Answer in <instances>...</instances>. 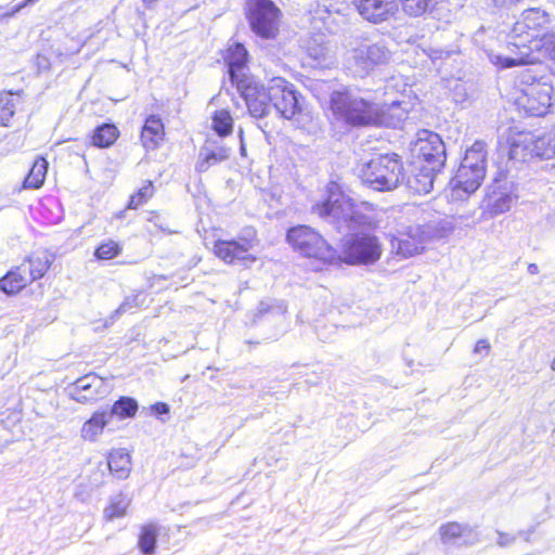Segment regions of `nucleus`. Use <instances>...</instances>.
I'll return each mask as SVG.
<instances>
[{"mask_svg":"<svg viewBox=\"0 0 555 555\" xmlns=\"http://www.w3.org/2000/svg\"><path fill=\"white\" fill-rule=\"evenodd\" d=\"M353 66L361 75H366L389 60L388 50L378 43L359 47L353 50Z\"/></svg>","mask_w":555,"mask_h":555,"instance_id":"17","label":"nucleus"},{"mask_svg":"<svg viewBox=\"0 0 555 555\" xmlns=\"http://www.w3.org/2000/svg\"><path fill=\"white\" fill-rule=\"evenodd\" d=\"M331 108L337 119L351 127H369L383 122L377 107L362 98L338 93L331 100Z\"/></svg>","mask_w":555,"mask_h":555,"instance_id":"11","label":"nucleus"},{"mask_svg":"<svg viewBox=\"0 0 555 555\" xmlns=\"http://www.w3.org/2000/svg\"><path fill=\"white\" fill-rule=\"evenodd\" d=\"M166 138L165 125L157 115H150L141 127V143L146 151L158 149Z\"/></svg>","mask_w":555,"mask_h":555,"instance_id":"21","label":"nucleus"},{"mask_svg":"<svg viewBox=\"0 0 555 555\" xmlns=\"http://www.w3.org/2000/svg\"><path fill=\"white\" fill-rule=\"evenodd\" d=\"M233 87L253 118H266L272 109L286 120H293L302 113L301 93L285 77L273 76L264 82L255 75H249Z\"/></svg>","mask_w":555,"mask_h":555,"instance_id":"1","label":"nucleus"},{"mask_svg":"<svg viewBox=\"0 0 555 555\" xmlns=\"http://www.w3.org/2000/svg\"><path fill=\"white\" fill-rule=\"evenodd\" d=\"M128 506L129 502L125 498H115L111 500L105 508V519L111 521L124 517L127 514Z\"/></svg>","mask_w":555,"mask_h":555,"instance_id":"31","label":"nucleus"},{"mask_svg":"<svg viewBox=\"0 0 555 555\" xmlns=\"http://www.w3.org/2000/svg\"><path fill=\"white\" fill-rule=\"evenodd\" d=\"M528 272L531 274H537L539 272V268L535 263H530L528 266Z\"/></svg>","mask_w":555,"mask_h":555,"instance_id":"40","label":"nucleus"},{"mask_svg":"<svg viewBox=\"0 0 555 555\" xmlns=\"http://www.w3.org/2000/svg\"><path fill=\"white\" fill-rule=\"evenodd\" d=\"M104 382L98 375L90 373L77 378L69 386V396L79 403H92L102 398Z\"/></svg>","mask_w":555,"mask_h":555,"instance_id":"18","label":"nucleus"},{"mask_svg":"<svg viewBox=\"0 0 555 555\" xmlns=\"http://www.w3.org/2000/svg\"><path fill=\"white\" fill-rule=\"evenodd\" d=\"M149 410L153 415L159 416V415L169 413V405L165 402H156V403L152 404L149 408Z\"/></svg>","mask_w":555,"mask_h":555,"instance_id":"37","label":"nucleus"},{"mask_svg":"<svg viewBox=\"0 0 555 555\" xmlns=\"http://www.w3.org/2000/svg\"><path fill=\"white\" fill-rule=\"evenodd\" d=\"M108 468L118 478L127 477L131 470V460L122 450H113L108 454Z\"/></svg>","mask_w":555,"mask_h":555,"instance_id":"26","label":"nucleus"},{"mask_svg":"<svg viewBox=\"0 0 555 555\" xmlns=\"http://www.w3.org/2000/svg\"><path fill=\"white\" fill-rule=\"evenodd\" d=\"M328 3H324L322 7L319 5L318 10H317V13H322V12H326L328 14H332V13H336V14H339L341 13L343 9H341V4H343V1H339V0H326Z\"/></svg>","mask_w":555,"mask_h":555,"instance_id":"36","label":"nucleus"},{"mask_svg":"<svg viewBox=\"0 0 555 555\" xmlns=\"http://www.w3.org/2000/svg\"><path fill=\"white\" fill-rule=\"evenodd\" d=\"M514 104L527 116L544 117L555 105V88L551 81L524 73L514 87Z\"/></svg>","mask_w":555,"mask_h":555,"instance_id":"4","label":"nucleus"},{"mask_svg":"<svg viewBox=\"0 0 555 555\" xmlns=\"http://www.w3.org/2000/svg\"><path fill=\"white\" fill-rule=\"evenodd\" d=\"M446 160V145L440 135L428 130H422L411 149V164L443 170Z\"/></svg>","mask_w":555,"mask_h":555,"instance_id":"13","label":"nucleus"},{"mask_svg":"<svg viewBox=\"0 0 555 555\" xmlns=\"http://www.w3.org/2000/svg\"><path fill=\"white\" fill-rule=\"evenodd\" d=\"M121 253V246L118 242L107 240L98 245L94 250V258L96 260H111L119 256Z\"/></svg>","mask_w":555,"mask_h":555,"instance_id":"30","label":"nucleus"},{"mask_svg":"<svg viewBox=\"0 0 555 555\" xmlns=\"http://www.w3.org/2000/svg\"><path fill=\"white\" fill-rule=\"evenodd\" d=\"M490 349L491 346L487 339H479L474 347V352L477 354H488L490 352Z\"/></svg>","mask_w":555,"mask_h":555,"instance_id":"38","label":"nucleus"},{"mask_svg":"<svg viewBox=\"0 0 555 555\" xmlns=\"http://www.w3.org/2000/svg\"><path fill=\"white\" fill-rule=\"evenodd\" d=\"M464 527L455 521L447 522L440 528V537L444 542L452 541L463 535Z\"/></svg>","mask_w":555,"mask_h":555,"instance_id":"33","label":"nucleus"},{"mask_svg":"<svg viewBox=\"0 0 555 555\" xmlns=\"http://www.w3.org/2000/svg\"><path fill=\"white\" fill-rule=\"evenodd\" d=\"M223 57L228 65V73L232 86L237 83L240 79L251 75L250 73L244 72V69L247 68V64L249 62V54L243 43L235 42L230 44L227 48Z\"/></svg>","mask_w":555,"mask_h":555,"instance_id":"20","label":"nucleus"},{"mask_svg":"<svg viewBox=\"0 0 555 555\" xmlns=\"http://www.w3.org/2000/svg\"><path fill=\"white\" fill-rule=\"evenodd\" d=\"M258 244L257 230L254 227H247L237 237L216 240L211 247V254L225 266H238L247 269L258 261L255 251Z\"/></svg>","mask_w":555,"mask_h":555,"instance_id":"9","label":"nucleus"},{"mask_svg":"<svg viewBox=\"0 0 555 555\" xmlns=\"http://www.w3.org/2000/svg\"><path fill=\"white\" fill-rule=\"evenodd\" d=\"M353 4L363 18L374 24L389 20L397 11V0H353Z\"/></svg>","mask_w":555,"mask_h":555,"instance_id":"19","label":"nucleus"},{"mask_svg":"<svg viewBox=\"0 0 555 555\" xmlns=\"http://www.w3.org/2000/svg\"><path fill=\"white\" fill-rule=\"evenodd\" d=\"M427 234L422 225H411L392 236L390 244L396 254L410 258L425 250Z\"/></svg>","mask_w":555,"mask_h":555,"instance_id":"16","label":"nucleus"},{"mask_svg":"<svg viewBox=\"0 0 555 555\" xmlns=\"http://www.w3.org/2000/svg\"><path fill=\"white\" fill-rule=\"evenodd\" d=\"M52 262L48 250L31 251L20 264L13 266L0 278V292L9 297L24 293L33 283L46 276Z\"/></svg>","mask_w":555,"mask_h":555,"instance_id":"7","label":"nucleus"},{"mask_svg":"<svg viewBox=\"0 0 555 555\" xmlns=\"http://www.w3.org/2000/svg\"><path fill=\"white\" fill-rule=\"evenodd\" d=\"M285 242L300 258L306 259L317 270L335 266L338 250L317 229L309 224H295L285 233Z\"/></svg>","mask_w":555,"mask_h":555,"instance_id":"3","label":"nucleus"},{"mask_svg":"<svg viewBox=\"0 0 555 555\" xmlns=\"http://www.w3.org/2000/svg\"><path fill=\"white\" fill-rule=\"evenodd\" d=\"M210 159L218 160L219 158L214 153H210L206 156V162H209Z\"/></svg>","mask_w":555,"mask_h":555,"instance_id":"41","label":"nucleus"},{"mask_svg":"<svg viewBox=\"0 0 555 555\" xmlns=\"http://www.w3.org/2000/svg\"><path fill=\"white\" fill-rule=\"evenodd\" d=\"M49 169V163L44 156H37L31 167L22 181L24 190H39L43 186Z\"/></svg>","mask_w":555,"mask_h":555,"instance_id":"24","label":"nucleus"},{"mask_svg":"<svg viewBox=\"0 0 555 555\" xmlns=\"http://www.w3.org/2000/svg\"><path fill=\"white\" fill-rule=\"evenodd\" d=\"M109 422V413L107 411H95L83 422L80 428V437L85 441H96L103 434L104 428Z\"/></svg>","mask_w":555,"mask_h":555,"instance_id":"23","label":"nucleus"},{"mask_svg":"<svg viewBox=\"0 0 555 555\" xmlns=\"http://www.w3.org/2000/svg\"><path fill=\"white\" fill-rule=\"evenodd\" d=\"M487 151L482 143L476 142L466 150L461 165L449 182L450 199L468 198L482 184L486 178Z\"/></svg>","mask_w":555,"mask_h":555,"instance_id":"5","label":"nucleus"},{"mask_svg":"<svg viewBox=\"0 0 555 555\" xmlns=\"http://www.w3.org/2000/svg\"><path fill=\"white\" fill-rule=\"evenodd\" d=\"M403 12L411 17H418L431 10L436 0H399Z\"/></svg>","mask_w":555,"mask_h":555,"instance_id":"29","label":"nucleus"},{"mask_svg":"<svg viewBox=\"0 0 555 555\" xmlns=\"http://www.w3.org/2000/svg\"><path fill=\"white\" fill-rule=\"evenodd\" d=\"M373 211L374 205L367 202L357 204L340 190H331L327 196L317 202L312 211L322 219L332 218L337 229L346 227L352 229L357 225H370L371 221L361 212Z\"/></svg>","mask_w":555,"mask_h":555,"instance_id":"6","label":"nucleus"},{"mask_svg":"<svg viewBox=\"0 0 555 555\" xmlns=\"http://www.w3.org/2000/svg\"><path fill=\"white\" fill-rule=\"evenodd\" d=\"M405 176L402 157L397 153L379 154L359 169V178L366 186L386 192L398 188Z\"/></svg>","mask_w":555,"mask_h":555,"instance_id":"8","label":"nucleus"},{"mask_svg":"<svg viewBox=\"0 0 555 555\" xmlns=\"http://www.w3.org/2000/svg\"><path fill=\"white\" fill-rule=\"evenodd\" d=\"M517 198L518 196L506 182L494 181L489 185L481 201V219H493L509 211Z\"/></svg>","mask_w":555,"mask_h":555,"instance_id":"14","label":"nucleus"},{"mask_svg":"<svg viewBox=\"0 0 555 555\" xmlns=\"http://www.w3.org/2000/svg\"><path fill=\"white\" fill-rule=\"evenodd\" d=\"M552 23V15L541 8L524 10L509 31L508 47L515 56L496 55L493 64L499 69H505L538 62Z\"/></svg>","mask_w":555,"mask_h":555,"instance_id":"2","label":"nucleus"},{"mask_svg":"<svg viewBox=\"0 0 555 555\" xmlns=\"http://www.w3.org/2000/svg\"><path fill=\"white\" fill-rule=\"evenodd\" d=\"M541 142L540 138H537L530 131H518L509 128L504 147L506 149L507 155L511 159L526 160L534 156H540L538 144Z\"/></svg>","mask_w":555,"mask_h":555,"instance_id":"15","label":"nucleus"},{"mask_svg":"<svg viewBox=\"0 0 555 555\" xmlns=\"http://www.w3.org/2000/svg\"><path fill=\"white\" fill-rule=\"evenodd\" d=\"M119 137L118 128L113 124L98 126L90 135V142L99 149H106L113 145Z\"/></svg>","mask_w":555,"mask_h":555,"instance_id":"25","label":"nucleus"},{"mask_svg":"<svg viewBox=\"0 0 555 555\" xmlns=\"http://www.w3.org/2000/svg\"><path fill=\"white\" fill-rule=\"evenodd\" d=\"M411 166L412 177L409 180V188L418 195L430 193L434 189L436 176L442 170L418 164H411Z\"/></svg>","mask_w":555,"mask_h":555,"instance_id":"22","label":"nucleus"},{"mask_svg":"<svg viewBox=\"0 0 555 555\" xmlns=\"http://www.w3.org/2000/svg\"><path fill=\"white\" fill-rule=\"evenodd\" d=\"M157 529L153 525H146L141 530V551L145 555H152L155 550Z\"/></svg>","mask_w":555,"mask_h":555,"instance_id":"32","label":"nucleus"},{"mask_svg":"<svg viewBox=\"0 0 555 555\" xmlns=\"http://www.w3.org/2000/svg\"><path fill=\"white\" fill-rule=\"evenodd\" d=\"M211 128L220 137L224 138L233 132L234 121L228 109H218L211 116Z\"/></svg>","mask_w":555,"mask_h":555,"instance_id":"27","label":"nucleus"},{"mask_svg":"<svg viewBox=\"0 0 555 555\" xmlns=\"http://www.w3.org/2000/svg\"><path fill=\"white\" fill-rule=\"evenodd\" d=\"M245 17L260 39L270 41L279 37L283 14L272 0H246Z\"/></svg>","mask_w":555,"mask_h":555,"instance_id":"12","label":"nucleus"},{"mask_svg":"<svg viewBox=\"0 0 555 555\" xmlns=\"http://www.w3.org/2000/svg\"><path fill=\"white\" fill-rule=\"evenodd\" d=\"M138 411V403L133 398L121 397L112 405L109 416L115 415L120 420L133 417Z\"/></svg>","mask_w":555,"mask_h":555,"instance_id":"28","label":"nucleus"},{"mask_svg":"<svg viewBox=\"0 0 555 555\" xmlns=\"http://www.w3.org/2000/svg\"><path fill=\"white\" fill-rule=\"evenodd\" d=\"M153 191H154V188H153L152 183L149 182L147 185H145L143 189H141V201L146 197L152 196Z\"/></svg>","mask_w":555,"mask_h":555,"instance_id":"39","label":"nucleus"},{"mask_svg":"<svg viewBox=\"0 0 555 555\" xmlns=\"http://www.w3.org/2000/svg\"><path fill=\"white\" fill-rule=\"evenodd\" d=\"M143 1H144V2H146V3H151V2H153L154 0H143Z\"/></svg>","mask_w":555,"mask_h":555,"instance_id":"43","label":"nucleus"},{"mask_svg":"<svg viewBox=\"0 0 555 555\" xmlns=\"http://www.w3.org/2000/svg\"><path fill=\"white\" fill-rule=\"evenodd\" d=\"M541 56H546L551 60H555V30L551 29L548 38L544 42L543 51Z\"/></svg>","mask_w":555,"mask_h":555,"instance_id":"35","label":"nucleus"},{"mask_svg":"<svg viewBox=\"0 0 555 555\" xmlns=\"http://www.w3.org/2000/svg\"><path fill=\"white\" fill-rule=\"evenodd\" d=\"M383 244L379 237L370 232H357L341 241L336 264L371 266L383 255Z\"/></svg>","mask_w":555,"mask_h":555,"instance_id":"10","label":"nucleus"},{"mask_svg":"<svg viewBox=\"0 0 555 555\" xmlns=\"http://www.w3.org/2000/svg\"><path fill=\"white\" fill-rule=\"evenodd\" d=\"M15 114V105L13 100L9 98L0 99V120L2 127H9L10 120Z\"/></svg>","mask_w":555,"mask_h":555,"instance_id":"34","label":"nucleus"},{"mask_svg":"<svg viewBox=\"0 0 555 555\" xmlns=\"http://www.w3.org/2000/svg\"><path fill=\"white\" fill-rule=\"evenodd\" d=\"M550 366L553 371H555V358L551 361Z\"/></svg>","mask_w":555,"mask_h":555,"instance_id":"42","label":"nucleus"}]
</instances>
